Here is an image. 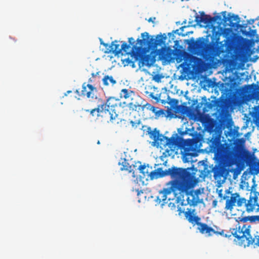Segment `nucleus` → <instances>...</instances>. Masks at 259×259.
<instances>
[{"mask_svg": "<svg viewBox=\"0 0 259 259\" xmlns=\"http://www.w3.org/2000/svg\"><path fill=\"white\" fill-rule=\"evenodd\" d=\"M75 93H77V94H78L79 93V92L77 90H76L75 91Z\"/></svg>", "mask_w": 259, "mask_h": 259, "instance_id": "obj_47", "label": "nucleus"}, {"mask_svg": "<svg viewBox=\"0 0 259 259\" xmlns=\"http://www.w3.org/2000/svg\"><path fill=\"white\" fill-rule=\"evenodd\" d=\"M201 137L196 134L192 139H184L180 136L166 137V141L162 143L161 149L165 148L163 154L165 156H174L177 153L179 149L183 150V154L185 156L195 155L198 149L201 145Z\"/></svg>", "mask_w": 259, "mask_h": 259, "instance_id": "obj_4", "label": "nucleus"}, {"mask_svg": "<svg viewBox=\"0 0 259 259\" xmlns=\"http://www.w3.org/2000/svg\"><path fill=\"white\" fill-rule=\"evenodd\" d=\"M196 173V172H191L185 177L170 181L167 183V185H169L170 187L163 188L159 191L157 196V200L159 203L161 202L165 203L164 201L166 200L168 195L172 192L176 194L177 192H179L180 194H186L187 203L191 206H196L197 204L201 203L202 199L199 197L201 193L200 190H190L197 183Z\"/></svg>", "mask_w": 259, "mask_h": 259, "instance_id": "obj_2", "label": "nucleus"}, {"mask_svg": "<svg viewBox=\"0 0 259 259\" xmlns=\"http://www.w3.org/2000/svg\"><path fill=\"white\" fill-rule=\"evenodd\" d=\"M229 17V20L230 23V25L234 26L235 24L239 23V16L237 15L232 14L231 16V14L229 13L228 14Z\"/></svg>", "mask_w": 259, "mask_h": 259, "instance_id": "obj_27", "label": "nucleus"}, {"mask_svg": "<svg viewBox=\"0 0 259 259\" xmlns=\"http://www.w3.org/2000/svg\"><path fill=\"white\" fill-rule=\"evenodd\" d=\"M249 225H243L242 227L238 226L236 228H230L232 235L237 239L240 245L249 246L254 244L259 246V235L254 237L250 234Z\"/></svg>", "mask_w": 259, "mask_h": 259, "instance_id": "obj_7", "label": "nucleus"}, {"mask_svg": "<svg viewBox=\"0 0 259 259\" xmlns=\"http://www.w3.org/2000/svg\"><path fill=\"white\" fill-rule=\"evenodd\" d=\"M213 203H215V204H216V203H217V201H213Z\"/></svg>", "mask_w": 259, "mask_h": 259, "instance_id": "obj_49", "label": "nucleus"}, {"mask_svg": "<svg viewBox=\"0 0 259 259\" xmlns=\"http://www.w3.org/2000/svg\"><path fill=\"white\" fill-rule=\"evenodd\" d=\"M178 211H179V214H180L181 213H182V212L184 213L186 212V211H183L182 209H181V208H179L178 209Z\"/></svg>", "mask_w": 259, "mask_h": 259, "instance_id": "obj_39", "label": "nucleus"}, {"mask_svg": "<svg viewBox=\"0 0 259 259\" xmlns=\"http://www.w3.org/2000/svg\"><path fill=\"white\" fill-rule=\"evenodd\" d=\"M213 107H216L218 111L221 110L220 114L223 112V107L221 103L216 100H212L211 102H206L204 105V108L211 109Z\"/></svg>", "mask_w": 259, "mask_h": 259, "instance_id": "obj_20", "label": "nucleus"}, {"mask_svg": "<svg viewBox=\"0 0 259 259\" xmlns=\"http://www.w3.org/2000/svg\"><path fill=\"white\" fill-rule=\"evenodd\" d=\"M252 117L256 124L259 126V106H255L253 109Z\"/></svg>", "mask_w": 259, "mask_h": 259, "instance_id": "obj_28", "label": "nucleus"}, {"mask_svg": "<svg viewBox=\"0 0 259 259\" xmlns=\"http://www.w3.org/2000/svg\"><path fill=\"white\" fill-rule=\"evenodd\" d=\"M250 36H254L256 34V29H252L251 30L250 28Z\"/></svg>", "mask_w": 259, "mask_h": 259, "instance_id": "obj_36", "label": "nucleus"}, {"mask_svg": "<svg viewBox=\"0 0 259 259\" xmlns=\"http://www.w3.org/2000/svg\"><path fill=\"white\" fill-rule=\"evenodd\" d=\"M122 42L121 46V51H123L126 54H132V52L129 51L130 49L131 48V45L127 44V43L125 42Z\"/></svg>", "mask_w": 259, "mask_h": 259, "instance_id": "obj_30", "label": "nucleus"}, {"mask_svg": "<svg viewBox=\"0 0 259 259\" xmlns=\"http://www.w3.org/2000/svg\"><path fill=\"white\" fill-rule=\"evenodd\" d=\"M141 193H143V192H142V191L138 192V196H139V195H140Z\"/></svg>", "mask_w": 259, "mask_h": 259, "instance_id": "obj_45", "label": "nucleus"}, {"mask_svg": "<svg viewBox=\"0 0 259 259\" xmlns=\"http://www.w3.org/2000/svg\"><path fill=\"white\" fill-rule=\"evenodd\" d=\"M118 164L121 165L120 167L121 170H126L129 173H133V177H135L134 170L132 168V167H136L137 166L135 165H130L128 162V160L125 158H121L118 162Z\"/></svg>", "mask_w": 259, "mask_h": 259, "instance_id": "obj_19", "label": "nucleus"}, {"mask_svg": "<svg viewBox=\"0 0 259 259\" xmlns=\"http://www.w3.org/2000/svg\"><path fill=\"white\" fill-rule=\"evenodd\" d=\"M226 11H224V12H222V14H223V16L225 18H226Z\"/></svg>", "mask_w": 259, "mask_h": 259, "instance_id": "obj_42", "label": "nucleus"}, {"mask_svg": "<svg viewBox=\"0 0 259 259\" xmlns=\"http://www.w3.org/2000/svg\"><path fill=\"white\" fill-rule=\"evenodd\" d=\"M257 172H259V164H258V168L257 170Z\"/></svg>", "mask_w": 259, "mask_h": 259, "instance_id": "obj_46", "label": "nucleus"}, {"mask_svg": "<svg viewBox=\"0 0 259 259\" xmlns=\"http://www.w3.org/2000/svg\"><path fill=\"white\" fill-rule=\"evenodd\" d=\"M158 55L159 60L165 62L170 63L176 59L178 62H180L184 60V62L180 65L182 67L181 75L180 78L182 79H185L187 76L191 74L193 71L199 70L202 65L201 59L194 56L192 55H188L185 58H173V50L169 47H162V48L156 51L153 55Z\"/></svg>", "mask_w": 259, "mask_h": 259, "instance_id": "obj_5", "label": "nucleus"}, {"mask_svg": "<svg viewBox=\"0 0 259 259\" xmlns=\"http://www.w3.org/2000/svg\"><path fill=\"white\" fill-rule=\"evenodd\" d=\"M186 27V26L182 27H181V28H180V30H183V29H184V28H185Z\"/></svg>", "mask_w": 259, "mask_h": 259, "instance_id": "obj_44", "label": "nucleus"}, {"mask_svg": "<svg viewBox=\"0 0 259 259\" xmlns=\"http://www.w3.org/2000/svg\"><path fill=\"white\" fill-rule=\"evenodd\" d=\"M256 206H259L257 203V197L256 193H250L249 199L246 203L245 206L246 211L248 212L252 211L255 209Z\"/></svg>", "mask_w": 259, "mask_h": 259, "instance_id": "obj_18", "label": "nucleus"}, {"mask_svg": "<svg viewBox=\"0 0 259 259\" xmlns=\"http://www.w3.org/2000/svg\"><path fill=\"white\" fill-rule=\"evenodd\" d=\"M92 76H95V74L94 73H92Z\"/></svg>", "mask_w": 259, "mask_h": 259, "instance_id": "obj_51", "label": "nucleus"}, {"mask_svg": "<svg viewBox=\"0 0 259 259\" xmlns=\"http://www.w3.org/2000/svg\"><path fill=\"white\" fill-rule=\"evenodd\" d=\"M237 205L238 206H241L243 204H244L245 205L246 203V200L244 198H239L238 197V199L237 200Z\"/></svg>", "mask_w": 259, "mask_h": 259, "instance_id": "obj_32", "label": "nucleus"}, {"mask_svg": "<svg viewBox=\"0 0 259 259\" xmlns=\"http://www.w3.org/2000/svg\"><path fill=\"white\" fill-rule=\"evenodd\" d=\"M100 44L101 45H102L105 47V50H104V52L106 54H108L110 53H111V51L112 50V46L111 44L110 45H108V44L105 43L103 42L102 39H100Z\"/></svg>", "mask_w": 259, "mask_h": 259, "instance_id": "obj_29", "label": "nucleus"}, {"mask_svg": "<svg viewBox=\"0 0 259 259\" xmlns=\"http://www.w3.org/2000/svg\"><path fill=\"white\" fill-rule=\"evenodd\" d=\"M156 19V18L155 17H150V18H149V19L148 20V21L149 22H152V23H154V20Z\"/></svg>", "mask_w": 259, "mask_h": 259, "instance_id": "obj_38", "label": "nucleus"}, {"mask_svg": "<svg viewBox=\"0 0 259 259\" xmlns=\"http://www.w3.org/2000/svg\"><path fill=\"white\" fill-rule=\"evenodd\" d=\"M138 164L140 165L138 166V169L139 170L140 172L142 173L144 177H146L148 176V174H149V166H146L145 164L142 165L141 162H138Z\"/></svg>", "mask_w": 259, "mask_h": 259, "instance_id": "obj_26", "label": "nucleus"}, {"mask_svg": "<svg viewBox=\"0 0 259 259\" xmlns=\"http://www.w3.org/2000/svg\"><path fill=\"white\" fill-rule=\"evenodd\" d=\"M180 135H181V136H183V135H185V134H187V132H186V131H185V132H181V133H180Z\"/></svg>", "mask_w": 259, "mask_h": 259, "instance_id": "obj_41", "label": "nucleus"}, {"mask_svg": "<svg viewBox=\"0 0 259 259\" xmlns=\"http://www.w3.org/2000/svg\"><path fill=\"white\" fill-rule=\"evenodd\" d=\"M119 106H121L122 108L127 106L128 104H127L125 102H123V103H121L119 102L118 104Z\"/></svg>", "mask_w": 259, "mask_h": 259, "instance_id": "obj_37", "label": "nucleus"}, {"mask_svg": "<svg viewBox=\"0 0 259 259\" xmlns=\"http://www.w3.org/2000/svg\"><path fill=\"white\" fill-rule=\"evenodd\" d=\"M119 99H116L114 97H109L106 101L105 104H102L103 106V109H107L110 114L115 113L117 114L115 108L117 107L119 104Z\"/></svg>", "mask_w": 259, "mask_h": 259, "instance_id": "obj_14", "label": "nucleus"}, {"mask_svg": "<svg viewBox=\"0 0 259 259\" xmlns=\"http://www.w3.org/2000/svg\"><path fill=\"white\" fill-rule=\"evenodd\" d=\"M103 106L99 105L97 108H95L92 110L85 109L84 111L87 112H89L91 115L94 116L96 114L97 116H102L105 118V119L107 121L110 120L112 122H116L118 123V120H120L118 118V114L112 113L110 114L107 109H103Z\"/></svg>", "mask_w": 259, "mask_h": 259, "instance_id": "obj_10", "label": "nucleus"}, {"mask_svg": "<svg viewBox=\"0 0 259 259\" xmlns=\"http://www.w3.org/2000/svg\"><path fill=\"white\" fill-rule=\"evenodd\" d=\"M120 98H123L125 99H130L131 100L134 99V97H135V93L134 91L123 89L121 90L120 94Z\"/></svg>", "mask_w": 259, "mask_h": 259, "instance_id": "obj_22", "label": "nucleus"}, {"mask_svg": "<svg viewBox=\"0 0 259 259\" xmlns=\"http://www.w3.org/2000/svg\"><path fill=\"white\" fill-rule=\"evenodd\" d=\"M179 30H180L179 29H177L176 30H175V31H174V32H175V33H177V34H178L180 35L181 33H180V32H179Z\"/></svg>", "mask_w": 259, "mask_h": 259, "instance_id": "obj_40", "label": "nucleus"}, {"mask_svg": "<svg viewBox=\"0 0 259 259\" xmlns=\"http://www.w3.org/2000/svg\"><path fill=\"white\" fill-rule=\"evenodd\" d=\"M218 19H221V17L217 16L212 17L209 15L205 14L204 12H200V16L196 15L195 21L197 24L203 22L204 24H208L215 22Z\"/></svg>", "mask_w": 259, "mask_h": 259, "instance_id": "obj_13", "label": "nucleus"}, {"mask_svg": "<svg viewBox=\"0 0 259 259\" xmlns=\"http://www.w3.org/2000/svg\"><path fill=\"white\" fill-rule=\"evenodd\" d=\"M117 40H114L112 42L111 46L113 49L111 52L115 55H118L121 52V47L120 45L117 44Z\"/></svg>", "mask_w": 259, "mask_h": 259, "instance_id": "obj_24", "label": "nucleus"}, {"mask_svg": "<svg viewBox=\"0 0 259 259\" xmlns=\"http://www.w3.org/2000/svg\"><path fill=\"white\" fill-rule=\"evenodd\" d=\"M166 39V35L165 33L157 35L155 39L152 37L148 41V47L145 50H151L150 52L151 55L152 54H155L157 47L164 45Z\"/></svg>", "mask_w": 259, "mask_h": 259, "instance_id": "obj_12", "label": "nucleus"}, {"mask_svg": "<svg viewBox=\"0 0 259 259\" xmlns=\"http://www.w3.org/2000/svg\"><path fill=\"white\" fill-rule=\"evenodd\" d=\"M239 196L238 193H231L230 197L225 196L224 199H226L225 209L232 210Z\"/></svg>", "mask_w": 259, "mask_h": 259, "instance_id": "obj_17", "label": "nucleus"}, {"mask_svg": "<svg viewBox=\"0 0 259 259\" xmlns=\"http://www.w3.org/2000/svg\"><path fill=\"white\" fill-rule=\"evenodd\" d=\"M153 106L151 105L149 103H147L145 105H144L142 106V111H143L144 108H146L147 110L150 111L151 110V108L150 107H152Z\"/></svg>", "mask_w": 259, "mask_h": 259, "instance_id": "obj_33", "label": "nucleus"}, {"mask_svg": "<svg viewBox=\"0 0 259 259\" xmlns=\"http://www.w3.org/2000/svg\"><path fill=\"white\" fill-rule=\"evenodd\" d=\"M195 211V209L188 208L187 210L185 212V217L187 221L192 224L193 226L195 225L198 226V230L201 234H206L208 236H210L212 234L220 235L225 237H230L232 235V233L230 235L224 234V231L223 230H221L220 231H215L206 224L200 223L201 219L198 216L196 215ZM231 233L232 232H231Z\"/></svg>", "mask_w": 259, "mask_h": 259, "instance_id": "obj_9", "label": "nucleus"}, {"mask_svg": "<svg viewBox=\"0 0 259 259\" xmlns=\"http://www.w3.org/2000/svg\"><path fill=\"white\" fill-rule=\"evenodd\" d=\"M197 171V168L194 167V166L187 168L173 166L164 170L162 168H158L156 170H154L150 172L149 171L147 176H149L151 180H153L166 176H170L171 178L174 180L187 176V175L190 174L191 172Z\"/></svg>", "mask_w": 259, "mask_h": 259, "instance_id": "obj_6", "label": "nucleus"}, {"mask_svg": "<svg viewBox=\"0 0 259 259\" xmlns=\"http://www.w3.org/2000/svg\"><path fill=\"white\" fill-rule=\"evenodd\" d=\"M237 222V224L236 226L238 227V226H240L239 225V222H243L246 223L247 221H249L251 223L255 222L256 221H259V215H253V216H248L244 217H238L236 220ZM236 228V227H235Z\"/></svg>", "mask_w": 259, "mask_h": 259, "instance_id": "obj_21", "label": "nucleus"}, {"mask_svg": "<svg viewBox=\"0 0 259 259\" xmlns=\"http://www.w3.org/2000/svg\"><path fill=\"white\" fill-rule=\"evenodd\" d=\"M147 132L149 135L150 138L153 140L152 142V145L157 148L162 147V144L165 141L166 137L160 134L159 131L157 130L156 128L153 130H151V127H148Z\"/></svg>", "mask_w": 259, "mask_h": 259, "instance_id": "obj_11", "label": "nucleus"}, {"mask_svg": "<svg viewBox=\"0 0 259 259\" xmlns=\"http://www.w3.org/2000/svg\"><path fill=\"white\" fill-rule=\"evenodd\" d=\"M128 41L129 45H133V46L135 45H134L135 40H134V38H133V37L128 38Z\"/></svg>", "mask_w": 259, "mask_h": 259, "instance_id": "obj_35", "label": "nucleus"}, {"mask_svg": "<svg viewBox=\"0 0 259 259\" xmlns=\"http://www.w3.org/2000/svg\"><path fill=\"white\" fill-rule=\"evenodd\" d=\"M127 107L130 111H137L138 112L142 111V108H143L142 106L139 102L134 101V99L131 100V102L128 104Z\"/></svg>", "mask_w": 259, "mask_h": 259, "instance_id": "obj_23", "label": "nucleus"}, {"mask_svg": "<svg viewBox=\"0 0 259 259\" xmlns=\"http://www.w3.org/2000/svg\"><path fill=\"white\" fill-rule=\"evenodd\" d=\"M72 93L71 91H68L65 94V96H67V94Z\"/></svg>", "mask_w": 259, "mask_h": 259, "instance_id": "obj_43", "label": "nucleus"}, {"mask_svg": "<svg viewBox=\"0 0 259 259\" xmlns=\"http://www.w3.org/2000/svg\"><path fill=\"white\" fill-rule=\"evenodd\" d=\"M145 94L148 95L149 96L153 99H154L157 102H159L161 93H159V91L157 88L152 85H148L145 87Z\"/></svg>", "mask_w": 259, "mask_h": 259, "instance_id": "obj_16", "label": "nucleus"}, {"mask_svg": "<svg viewBox=\"0 0 259 259\" xmlns=\"http://www.w3.org/2000/svg\"><path fill=\"white\" fill-rule=\"evenodd\" d=\"M211 150L214 153L216 164L212 168L213 178L218 184L225 182L229 174L227 167L233 165L237 156L235 147L228 144H222L216 138L210 140Z\"/></svg>", "mask_w": 259, "mask_h": 259, "instance_id": "obj_1", "label": "nucleus"}, {"mask_svg": "<svg viewBox=\"0 0 259 259\" xmlns=\"http://www.w3.org/2000/svg\"><path fill=\"white\" fill-rule=\"evenodd\" d=\"M81 95L86 96L88 98L97 99L95 93L97 92V89L93 85L90 84H86L85 82L83 83L82 86Z\"/></svg>", "mask_w": 259, "mask_h": 259, "instance_id": "obj_15", "label": "nucleus"}, {"mask_svg": "<svg viewBox=\"0 0 259 259\" xmlns=\"http://www.w3.org/2000/svg\"><path fill=\"white\" fill-rule=\"evenodd\" d=\"M103 82L104 85H108L109 82L112 85H113L116 83V81L113 78L112 76L106 75L103 79Z\"/></svg>", "mask_w": 259, "mask_h": 259, "instance_id": "obj_25", "label": "nucleus"}, {"mask_svg": "<svg viewBox=\"0 0 259 259\" xmlns=\"http://www.w3.org/2000/svg\"><path fill=\"white\" fill-rule=\"evenodd\" d=\"M161 78V76L159 74H156L154 76V80L157 82L160 81Z\"/></svg>", "mask_w": 259, "mask_h": 259, "instance_id": "obj_34", "label": "nucleus"}, {"mask_svg": "<svg viewBox=\"0 0 259 259\" xmlns=\"http://www.w3.org/2000/svg\"><path fill=\"white\" fill-rule=\"evenodd\" d=\"M142 39L138 38L137 39V44L140 45V46L133 45L131 50L132 56L134 57L136 60L139 59H141L144 63L147 65H151L155 62V55H151L150 54L148 55H144L142 53L143 50L145 53L149 52L150 50H145L146 48H143L146 45L148 47V40L149 38V33L147 32H143L141 34Z\"/></svg>", "mask_w": 259, "mask_h": 259, "instance_id": "obj_8", "label": "nucleus"}, {"mask_svg": "<svg viewBox=\"0 0 259 259\" xmlns=\"http://www.w3.org/2000/svg\"><path fill=\"white\" fill-rule=\"evenodd\" d=\"M222 33L219 31H213L211 42H208V39L200 37L195 40L193 37L187 40L188 50L194 55L201 56L207 63L215 62L217 57L222 53H226L227 48L219 42Z\"/></svg>", "mask_w": 259, "mask_h": 259, "instance_id": "obj_3", "label": "nucleus"}, {"mask_svg": "<svg viewBox=\"0 0 259 259\" xmlns=\"http://www.w3.org/2000/svg\"><path fill=\"white\" fill-rule=\"evenodd\" d=\"M161 103H164V102H165V101H164V100H161Z\"/></svg>", "mask_w": 259, "mask_h": 259, "instance_id": "obj_48", "label": "nucleus"}, {"mask_svg": "<svg viewBox=\"0 0 259 259\" xmlns=\"http://www.w3.org/2000/svg\"><path fill=\"white\" fill-rule=\"evenodd\" d=\"M151 110L156 116H160V115L164 113V110L163 109L158 110L157 107L155 106L150 107Z\"/></svg>", "mask_w": 259, "mask_h": 259, "instance_id": "obj_31", "label": "nucleus"}, {"mask_svg": "<svg viewBox=\"0 0 259 259\" xmlns=\"http://www.w3.org/2000/svg\"><path fill=\"white\" fill-rule=\"evenodd\" d=\"M100 141H98V142H97V144H100Z\"/></svg>", "mask_w": 259, "mask_h": 259, "instance_id": "obj_50", "label": "nucleus"}]
</instances>
